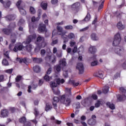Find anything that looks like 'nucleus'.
I'll return each instance as SVG.
<instances>
[{
	"label": "nucleus",
	"mask_w": 126,
	"mask_h": 126,
	"mask_svg": "<svg viewBox=\"0 0 126 126\" xmlns=\"http://www.w3.org/2000/svg\"><path fill=\"white\" fill-rule=\"evenodd\" d=\"M81 7V4L79 2H76L74 3L71 5V11L72 13L76 14L78 12H79L80 8Z\"/></svg>",
	"instance_id": "f257e3e1"
},
{
	"label": "nucleus",
	"mask_w": 126,
	"mask_h": 126,
	"mask_svg": "<svg viewBox=\"0 0 126 126\" xmlns=\"http://www.w3.org/2000/svg\"><path fill=\"white\" fill-rule=\"evenodd\" d=\"M36 44H37L36 50H40V49H42V48H44V47L46 46L45 43V38L43 36H39L37 38Z\"/></svg>",
	"instance_id": "f03ea898"
},
{
	"label": "nucleus",
	"mask_w": 126,
	"mask_h": 126,
	"mask_svg": "<svg viewBox=\"0 0 126 126\" xmlns=\"http://www.w3.org/2000/svg\"><path fill=\"white\" fill-rule=\"evenodd\" d=\"M61 102L67 107L70 106V104H71V98L69 96L63 94L61 96Z\"/></svg>",
	"instance_id": "7ed1b4c3"
},
{
	"label": "nucleus",
	"mask_w": 126,
	"mask_h": 126,
	"mask_svg": "<svg viewBox=\"0 0 126 126\" xmlns=\"http://www.w3.org/2000/svg\"><path fill=\"white\" fill-rule=\"evenodd\" d=\"M57 32L56 33L57 30H54L52 32V35H62L66 34V31L63 30V29L61 26H57Z\"/></svg>",
	"instance_id": "20e7f679"
},
{
	"label": "nucleus",
	"mask_w": 126,
	"mask_h": 126,
	"mask_svg": "<svg viewBox=\"0 0 126 126\" xmlns=\"http://www.w3.org/2000/svg\"><path fill=\"white\" fill-rule=\"evenodd\" d=\"M121 40H122V37H121V34L118 32L114 36V39L112 44L113 46L117 47L120 43H121Z\"/></svg>",
	"instance_id": "39448f33"
},
{
	"label": "nucleus",
	"mask_w": 126,
	"mask_h": 126,
	"mask_svg": "<svg viewBox=\"0 0 126 126\" xmlns=\"http://www.w3.org/2000/svg\"><path fill=\"white\" fill-rule=\"evenodd\" d=\"M96 115H93L92 116L91 119H90L88 120V124L89 126H96V124H97V121L96 120Z\"/></svg>",
	"instance_id": "423d86ee"
},
{
	"label": "nucleus",
	"mask_w": 126,
	"mask_h": 126,
	"mask_svg": "<svg viewBox=\"0 0 126 126\" xmlns=\"http://www.w3.org/2000/svg\"><path fill=\"white\" fill-rule=\"evenodd\" d=\"M45 60L51 63H55L57 62V57H56L55 56H54L52 59V55L47 54L46 56L45 57Z\"/></svg>",
	"instance_id": "0eeeda50"
},
{
	"label": "nucleus",
	"mask_w": 126,
	"mask_h": 126,
	"mask_svg": "<svg viewBox=\"0 0 126 126\" xmlns=\"http://www.w3.org/2000/svg\"><path fill=\"white\" fill-rule=\"evenodd\" d=\"M52 73V68H49L46 73L45 75L43 77V78L45 81L49 82L52 79V76H49V75Z\"/></svg>",
	"instance_id": "6e6552de"
},
{
	"label": "nucleus",
	"mask_w": 126,
	"mask_h": 126,
	"mask_svg": "<svg viewBox=\"0 0 126 126\" xmlns=\"http://www.w3.org/2000/svg\"><path fill=\"white\" fill-rule=\"evenodd\" d=\"M76 69L79 70V74H83L84 72V66L83 63H80L77 64Z\"/></svg>",
	"instance_id": "1a4fd4ad"
},
{
	"label": "nucleus",
	"mask_w": 126,
	"mask_h": 126,
	"mask_svg": "<svg viewBox=\"0 0 126 126\" xmlns=\"http://www.w3.org/2000/svg\"><path fill=\"white\" fill-rule=\"evenodd\" d=\"M23 44L19 42L17 43L13 49L14 52H18V51H22L23 49Z\"/></svg>",
	"instance_id": "9d476101"
},
{
	"label": "nucleus",
	"mask_w": 126,
	"mask_h": 126,
	"mask_svg": "<svg viewBox=\"0 0 126 126\" xmlns=\"http://www.w3.org/2000/svg\"><path fill=\"white\" fill-rule=\"evenodd\" d=\"M0 2L3 4V7H5V8H9L11 5V1L9 0L4 2L3 1V0H0Z\"/></svg>",
	"instance_id": "9b49d317"
},
{
	"label": "nucleus",
	"mask_w": 126,
	"mask_h": 126,
	"mask_svg": "<svg viewBox=\"0 0 126 126\" xmlns=\"http://www.w3.org/2000/svg\"><path fill=\"white\" fill-rule=\"evenodd\" d=\"M8 110L7 109H3L0 111V116L1 118H6L8 117Z\"/></svg>",
	"instance_id": "f8f14e48"
},
{
	"label": "nucleus",
	"mask_w": 126,
	"mask_h": 126,
	"mask_svg": "<svg viewBox=\"0 0 126 126\" xmlns=\"http://www.w3.org/2000/svg\"><path fill=\"white\" fill-rule=\"evenodd\" d=\"M115 52L116 54H117V55H119V56H121L124 52V47H121L116 48L115 49Z\"/></svg>",
	"instance_id": "ddd939ff"
},
{
	"label": "nucleus",
	"mask_w": 126,
	"mask_h": 126,
	"mask_svg": "<svg viewBox=\"0 0 126 126\" xmlns=\"http://www.w3.org/2000/svg\"><path fill=\"white\" fill-rule=\"evenodd\" d=\"M94 76L95 77H99V78H103V72L100 70L96 71L94 73Z\"/></svg>",
	"instance_id": "4468645a"
},
{
	"label": "nucleus",
	"mask_w": 126,
	"mask_h": 126,
	"mask_svg": "<svg viewBox=\"0 0 126 126\" xmlns=\"http://www.w3.org/2000/svg\"><path fill=\"white\" fill-rule=\"evenodd\" d=\"M38 31L40 32H45L46 31V25L41 23L39 25Z\"/></svg>",
	"instance_id": "2eb2a0df"
},
{
	"label": "nucleus",
	"mask_w": 126,
	"mask_h": 126,
	"mask_svg": "<svg viewBox=\"0 0 126 126\" xmlns=\"http://www.w3.org/2000/svg\"><path fill=\"white\" fill-rule=\"evenodd\" d=\"M117 101L118 102H123L124 100H126V96L125 94H123V95L118 94L117 95Z\"/></svg>",
	"instance_id": "dca6fc26"
},
{
	"label": "nucleus",
	"mask_w": 126,
	"mask_h": 126,
	"mask_svg": "<svg viewBox=\"0 0 126 126\" xmlns=\"http://www.w3.org/2000/svg\"><path fill=\"white\" fill-rule=\"evenodd\" d=\"M2 32L5 35H10L12 32L11 30H10L9 29L7 28H4L2 30Z\"/></svg>",
	"instance_id": "f3484780"
},
{
	"label": "nucleus",
	"mask_w": 126,
	"mask_h": 126,
	"mask_svg": "<svg viewBox=\"0 0 126 126\" xmlns=\"http://www.w3.org/2000/svg\"><path fill=\"white\" fill-rule=\"evenodd\" d=\"M34 39H36V35L33 34L32 35H30L26 41V43L30 44V43H31V42L32 41V40H34Z\"/></svg>",
	"instance_id": "a211bd4d"
},
{
	"label": "nucleus",
	"mask_w": 126,
	"mask_h": 126,
	"mask_svg": "<svg viewBox=\"0 0 126 126\" xmlns=\"http://www.w3.org/2000/svg\"><path fill=\"white\" fill-rule=\"evenodd\" d=\"M7 28L9 29L11 31H13L15 28H16V24L15 22L11 23L9 24V25L7 26Z\"/></svg>",
	"instance_id": "6ab92c4d"
},
{
	"label": "nucleus",
	"mask_w": 126,
	"mask_h": 126,
	"mask_svg": "<svg viewBox=\"0 0 126 126\" xmlns=\"http://www.w3.org/2000/svg\"><path fill=\"white\" fill-rule=\"evenodd\" d=\"M59 64L61 66L62 68H63L66 66V61L65 59H63L59 61Z\"/></svg>",
	"instance_id": "aec40b11"
},
{
	"label": "nucleus",
	"mask_w": 126,
	"mask_h": 126,
	"mask_svg": "<svg viewBox=\"0 0 126 126\" xmlns=\"http://www.w3.org/2000/svg\"><path fill=\"white\" fill-rule=\"evenodd\" d=\"M30 59H27V58H19V62L20 63H29Z\"/></svg>",
	"instance_id": "412c9836"
},
{
	"label": "nucleus",
	"mask_w": 126,
	"mask_h": 126,
	"mask_svg": "<svg viewBox=\"0 0 126 126\" xmlns=\"http://www.w3.org/2000/svg\"><path fill=\"white\" fill-rule=\"evenodd\" d=\"M61 37L62 39H63V44H66L68 42V38L67 37V35H65V34H62L61 35Z\"/></svg>",
	"instance_id": "4be33fe9"
},
{
	"label": "nucleus",
	"mask_w": 126,
	"mask_h": 126,
	"mask_svg": "<svg viewBox=\"0 0 126 126\" xmlns=\"http://www.w3.org/2000/svg\"><path fill=\"white\" fill-rule=\"evenodd\" d=\"M32 61L35 63H41L43 62V59L41 58H32Z\"/></svg>",
	"instance_id": "5701e85b"
},
{
	"label": "nucleus",
	"mask_w": 126,
	"mask_h": 126,
	"mask_svg": "<svg viewBox=\"0 0 126 126\" xmlns=\"http://www.w3.org/2000/svg\"><path fill=\"white\" fill-rule=\"evenodd\" d=\"M53 109V106H52V104L49 103H46L45 106V110L46 112H48V111H51Z\"/></svg>",
	"instance_id": "b1692460"
},
{
	"label": "nucleus",
	"mask_w": 126,
	"mask_h": 126,
	"mask_svg": "<svg viewBox=\"0 0 126 126\" xmlns=\"http://www.w3.org/2000/svg\"><path fill=\"white\" fill-rule=\"evenodd\" d=\"M33 71L36 73L41 72V67L39 65H35L33 67Z\"/></svg>",
	"instance_id": "393cba45"
},
{
	"label": "nucleus",
	"mask_w": 126,
	"mask_h": 126,
	"mask_svg": "<svg viewBox=\"0 0 126 126\" xmlns=\"http://www.w3.org/2000/svg\"><path fill=\"white\" fill-rule=\"evenodd\" d=\"M104 104V102L102 99L101 100H98L96 101V103H95V108H99L101 105H103Z\"/></svg>",
	"instance_id": "a878e982"
},
{
	"label": "nucleus",
	"mask_w": 126,
	"mask_h": 126,
	"mask_svg": "<svg viewBox=\"0 0 126 126\" xmlns=\"http://www.w3.org/2000/svg\"><path fill=\"white\" fill-rule=\"evenodd\" d=\"M19 122L20 124H23V125L27 122L26 117L23 116L19 119Z\"/></svg>",
	"instance_id": "bb28decb"
},
{
	"label": "nucleus",
	"mask_w": 126,
	"mask_h": 126,
	"mask_svg": "<svg viewBox=\"0 0 126 126\" xmlns=\"http://www.w3.org/2000/svg\"><path fill=\"white\" fill-rule=\"evenodd\" d=\"M97 51L96 47L95 46H91L89 49V52L91 54H95Z\"/></svg>",
	"instance_id": "cd10ccee"
},
{
	"label": "nucleus",
	"mask_w": 126,
	"mask_h": 126,
	"mask_svg": "<svg viewBox=\"0 0 126 126\" xmlns=\"http://www.w3.org/2000/svg\"><path fill=\"white\" fill-rule=\"evenodd\" d=\"M29 27L30 28V30H31V29H35V28H37V25L34 23H31L29 24Z\"/></svg>",
	"instance_id": "c85d7f7f"
},
{
	"label": "nucleus",
	"mask_w": 126,
	"mask_h": 126,
	"mask_svg": "<svg viewBox=\"0 0 126 126\" xmlns=\"http://www.w3.org/2000/svg\"><path fill=\"white\" fill-rule=\"evenodd\" d=\"M40 5H41V7H42L43 10H46L48 7V3L42 2L41 3Z\"/></svg>",
	"instance_id": "c756f323"
},
{
	"label": "nucleus",
	"mask_w": 126,
	"mask_h": 126,
	"mask_svg": "<svg viewBox=\"0 0 126 126\" xmlns=\"http://www.w3.org/2000/svg\"><path fill=\"white\" fill-rule=\"evenodd\" d=\"M19 11L22 15H26V11L23 7H19Z\"/></svg>",
	"instance_id": "7c9ffc66"
},
{
	"label": "nucleus",
	"mask_w": 126,
	"mask_h": 126,
	"mask_svg": "<svg viewBox=\"0 0 126 126\" xmlns=\"http://www.w3.org/2000/svg\"><path fill=\"white\" fill-rule=\"evenodd\" d=\"M5 19L6 21H11L14 20V17L12 15H9L5 17Z\"/></svg>",
	"instance_id": "2f4dec72"
},
{
	"label": "nucleus",
	"mask_w": 126,
	"mask_h": 126,
	"mask_svg": "<svg viewBox=\"0 0 126 126\" xmlns=\"http://www.w3.org/2000/svg\"><path fill=\"white\" fill-rule=\"evenodd\" d=\"M56 83H57L58 85H60V84H63L64 83V79L57 78L56 79Z\"/></svg>",
	"instance_id": "473e14b6"
},
{
	"label": "nucleus",
	"mask_w": 126,
	"mask_h": 126,
	"mask_svg": "<svg viewBox=\"0 0 126 126\" xmlns=\"http://www.w3.org/2000/svg\"><path fill=\"white\" fill-rule=\"evenodd\" d=\"M91 19V15L89 12H88L87 15L85 17V18L83 20V21H89Z\"/></svg>",
	"instance_id": "72a5a7b5"
},
{
	"label": "nucleus",
	"mask_w": 126,
	"mask_h": 126,
	"mask_svg": "<svg viewBox=\"0 0 126 126\" xmlns=\"http://www.w3.org/2000/svg\"><path fill=\"white\" fill-rule=\"evenodd\" d=\"M117 28L119 30H123L125 28V26H123V24H122V22L120 21L118 24H117Z\"/></svg>",
	"instance_id": "f704fd0d"
},
{
	"label": "nucleus",
	"mask_w": 126,
	"mask_h": 126,
	"mask_svg": "<svg viewBox=\"0 0 126 126\" xmlns=\"http://www.w3.org/2000/svg\"><path fill=\"white\" fill-rule=\"evenodd\" d=\"M107 106L110 108L111 110H115L116 109V107H115V104L113 103H110V102H107L106 103Z\"/></svg>",
	"instance_id": "c9c22d12"
},
{
	"label": "nucleus",
	"mask_w": 126,
	"mask_h": 126,
	"mask_svg": "<svg viewBox=\"0 0 126 126\" xmlns=\"http://www.w3.org/2000/svg\"><path fill=\"white\" fill-rule=\"evenodd\" d=\"M91 38L94 41H97V40L98 39V37H97V35H96V33H93L91 34Z\"/></svg>",
	"instance_id": "e433bc0d"
},
{
	"label": "nucleus",
	"mask_w": 126,
	"mask_h": 126,
	"mask_svg": "<svg viewBox=\"0 0 126 126\" xmlns=\"http://www.w3.org/2000/svg\"><path fill=\"white\" fill-rule=\"evenodd\" d=\"M61 68L62 66L60 64L54 66V69H55L57 72H60V71H61Z\"/></svg>",
	"instance_id": "4c0bfd02"
},
{
	"label": "nucleus",
	"mask_w": 126,
	"mask_h": 126,
	"mask_svg": "<svg viewBox=\"0 0 126 126\" xmlns=\"http://www.w3.org/2000/svg\"><path fill=\"white\" fill-rule=\"evenodd\" d=\"M109 88H110L109 87V86H105L102 90L103 93H104V94H107V93H108V92H109Z\"/></svg>",
	"instance_id": "58836bf2"
},
{
	"label": "nucleus",
	"mask_w": 126,
	"mask_h": 126,
	"mask_svg": "<svg viewBox=\"0 0 126 126\" xmlns=\"http://www.w3.org/2000/svg\"><path fill=\"white\" fill-rule=\"evenodd\" d=\"M69 83L73 85V86H78L79 85V83H75V81L73 80H70Z\"/></svg>",
	"instance_id": "ea45409f"
},
{
	"label": "nucleus",
	"mask_w": 126,
	"mask_h": 126,
	"mask_svg": "<svg viewBox=\"0 0 126 126\" xmlns=\"http://www.w3.org/2000/svg\"><path fill=\"white\" fill-rule=\"evenodd\" d=\"M68 39H74L75 38V36L74 35V33L72 32L69 33L67 35Z\"/></svg>",
	"instance_id": "a19ab883"
},
{
	"label": "nucleus",
	"mask_w": 126,
	"mask_h": 126,
	"mask_svg": "<svg viewBox=\"0 0 126 126\" xmlns=\"http://www.w3.org/2000/svg\"><path fill=\"white\" fill-rule=\"evenodd\" d=\"M30 12L31 14H35L36 13V10H35L34 7L31 6L30 8Z\"/></svg>",
	"instance_id": "79ce46f5"
},
{
	"label": "nucleus",
	"mask_w": 126,
	"mask_h": 126,
	"mask_svg": "<svg viewBox=\"0 0 126 126\" xmlns=\"http://www.w3.org/2000/svg\"><path fill=\"white\" fill-rule=\"evenodd\" d=\"M65 30H72L73 29V26L69 25L64 27Z\"/></svg>",
	"instance_id": "37998d69"
},
{
	"label": "nucleus",
	"mask_w": 126,
	"mask_h": 126,
	"mask_svg": "<svg viewBox=\"0 0 126 126\" xmlns=\"http://www.w3.org/2000/svg\"><path fill=\"white\" fill-rule=\"evenodd\" d=\"M26 49L28 52H31V50H32V45L31 44H29L27 45L26 46Z\"/></svg>",
	"instance_id": "c03bdc74"
},
{
	"label": "nucleus",
	"mask_w": 126,
	"mask_h": 126,
	"mask_svg": "<svg viewBox=\"0 0 126 126\" xmlns=\"http://www.w3.org/2000/svg\"><path fill=\"white\" fill-rule=\"evenodd\" d=\"M105 2V0H103L101 2L100 5L98 7V11H100L101 9L104 7V3Z\"/></svg>",
	"instance_id": "a18cd8bd"
},
{
	"label": "nucleus",
	"mask_w": 126,
	"mask_h": 126,
	"mask_svg": "<svg viewBox=\"0 0 126 126\" xmlns=\"http://www.w3.org/2000/svg\"><path fill=\"white\" fill-rule=\"evenodd\" d=\"M97 16H95L94 17V20L92 22V24L94 25V27L95 28H97V26H96V23H97Z\"/></svg>",
	"instance_id": "49530a36"
},
{
	"label": "nucleus",
	"mask_w": 126,
	"mask_h": 126,
	"mask_svg": "<svg viewBox=\"0 0 126 126\" xmlns=\"http://www.w3.org/2000/svg\"><path fill=\"white\" fill-rule=\"evenodd\" d=\"M91 66H96L98 65V61L97 60L94 61L91 63Z\"/></svg>",
	"instance_id": "de8ad7c7"
},
{
	"label": "nucleus",
	"mask_w": 126,
	"mask_h": 126,
	"mask_svg": "<svg viewBox=\"0 0 126 126\" xmlns=\"http://www.w3.org/2000/svg\"><path fill=\"white\" fill-rule=\"evenodd\" d=\"M21 79H22V76L20 75H18L15 78L16 82H19Z\"/></svg>",
	"instance_id": "09e8293b"
},
{
	"label": "nucleus",
	"mask_w": 126,
	"mask_h": 126,
	"mask_svg": "<svg viewBox=\"0 0 126 126\" xmlns=\"http://www.w3.org/2000/svg\"><path fill=\"white\" fill-rule=\"evenodd\" d=\"M50 86L51 87H52V88H54L55 87H58V84L55 82H51L50 83Z\"/></svg>",
	"instance_id": "8fccbe9b"
},
{
	"label": "nucleus",
	"mask_w": 126,
	"mask_h": 126,
	"mask_svg": "<svg viewBox=\"0 0 126 126\" xmlns=\"http://www.w3.org/2000/svg\"><path fill=\"white\" fill-rule=\"evenodd\" d=\"M3 65H8V61L6 59H3L2 61Z\"/></svg>",
	"instance_id": "3c124183"
},
{
	"label": "nucleus",
	"mask_w": 126,
	"mask_h": 126,
	"mask_svg": "<svg viewBox=\"0 0 126 126\" xmlns=\"http://www.w3.org/2000/svg\"><path fill=\"white\" fill-rule=\"evenodd\" d=\"M120 91L123 93V94H126V90L125 88L121 87L119 89Z\"/></svg>",
	"instance_id": "603ef678"
},
{
	"label": "nucleus",
	"mask_w": 126,
	"mask_h": 126,
	"mask_svg": "<svg viewBox=\"0 0 126 126\" xmlns=\"http://www.w3.org/2000/svg\"><path fill=\"white\" fill-rule=\"evenodd\" d=\"M34 114L35 117H38V116H39V111H38V109L36 108H34Z\"/></svg>",
	"instance_id": "864d4df0"
},
{
	"label": "nucleus",
	"mask_w": 126,
	"mask_h": 126,
	"mask_svg": "<svg viewBox=\"0 0 126 126\" xmlns=\"http://www.w3.org/2000/svg\"><path fill=\"white\" fill-rule=\"evenodd\" d=\"M13 71V69L12 68L9 69L5 70V72H6V73H8L9 74H11Z\"/></svg>",
	"instance_id": "5fc2aeb1"
},
{
	"label": "nucleus",
	"mask_w": 126,
	"mask_h": 126,
	"mask_svg": "<svg viewBox=\"0 0 126 126\" xmlns=\"http://www.w3.org/2000/svg\"><path fill=\"white\" fill-rule=\"evenodd\" d=\"M20 4H21V0H19L16 3V6H17L18 9H19V7H22L20 5Z\"/></svg>",
	"instance_id": "6e6d98bb"
},
{
	"label": "nucleus",
	"mask_w": 126,
	"mask_h": 126,
	"mask_svg": "<svg viewBox=\"0 0 126 126\" xmlns=\"http://www.w3.org/2000/svg\"><path fill=\"white\" fill-rule=\"evenodd\" d=\"M91 98L94 100H97V99H98V96H97L96 94H93L91 96Z\"/></svg>",
	"instance_id": "4d7b16f0"
},
{
	"label": "nucleus",
	"mask_w": 126,
	"mask_h": 126,
	"mask_svg": "<svg viewBox=\"0 0 126 126\" xmlns=\"http://www.w3.org/2000/svg\"><path fill=\"white\" fill-rule=\"evenodd\" d=\"M40 55L42 56V57H44V56L46 55V50H45V49L41 50L40 52Z\"/></svg>",
	"instance_id": "13d9d810"
},
{
	"label": "nucleus",
	"mask_w": 126,
	"mask_h": 126,
	"mask_svg": "<svg viewBox=\"0 0 126 126\" xmlns=\"http://www.w3.org/2000/svg\"><path fill=\"white\" fill-rule=\"evenodd\" d=\"M53 92L54 94H55V95H60V94L61 93L59 91H55L54 89H52Z\"/></svg>",
	"instance_id": "bf43d9fd"
},
{
	"label": "nucleus",
	"mask_w": 126,
	"mask_h": 126,
	"mask_svg": "<svg viewBox=\"0 0 126 126\" xmlns=\"http://www.w3.org/2000/svg\"><path fill=\"white\" fill-rule=\"evenodd\" d=\"M23 126H31V122L27 121L24 124H23Z\"/></svg>",
	"instance_id": "052dcab7"
},
{
	"label": "nucleus",
	"mask_w": 126,
	"mask_h": 126,
	"mask_svg": "<svg viewBox=\"0 0 126 126\" xmlns=\"http://www.w3.org/2000/svg\"><path fill=\"white\" fill-rule=\"evenodd\" d=\"M54 102L58 103L60 101V98L58 97L55 96L53 98Z\"/></svg>",
	"instance_id": "680f3d73"
},
{
	"label": "nucleus",
	"mask_w": 126,
	"mask_h": 126,
	"mask_svg": "<svg viewBox=\"0 0 126 126\" xmlns=\"http://www.w3.org/2000/svg\"><path fill=\"white\" fill-rule=\"evenodd\" d=\"M43 83H44V80L40 79L38 82V85L39 86H42V85H43Z\"/></svg>",
	"instance_id": "e2e57ef3"
},
{
	"label": "nucleus",
	"mask_w": 126,
	"mask_h": 126,
	"mask_svg": "<svg viewBox=\"0 0 126 126\" xmlns=\"http://www.w3.org/2000/svg\"><path fill=\"white\" fill-rule=\"evenodd\" d=\"M51 2L52 4H57L59 2V0H51Z\"/></svg>",
	"instance_id": "0e129e2a"
},
{
	"label": "nucleus",
	"mask_w": 126,
	"mask_h": 126,
	"mask_svg": "<svg viewBox=\"0 0 126 126\" xmlns=\"http://www.w3.org/2000/svg\"><path fill=\"white\" fill-rule=\"evenodd\" d=\"M37 87H38V84H33L32 85V88L33 90H35Z\"/></svg>",
	"instance_id": "69168bd1"
},
{
	"label": "nucleus",
	"mask_w": 126,
	"mask_h": 126,
	"mask_svg": "<svg viewBox=\"0 0 126 126\" xmlns=\"http://www.w3.org/2000/svg\"><path fill=\"white\" fill-rule=\"evenodd\" d=\"M53 107H54V108L55 110H56V109H57V107H58V105L57 104V102L54 101V102H53Z\"/></svg>",
	"instance_id": "338daca9"
},
{
	"label": "nucleus",
	"mask_w": 126,
	"mask_h": 126,
	"mask_svg": "<svg viewBox=\"0 0 126 126\" xmlns=\"http://www.w3.org/2000/svg\"><path fill=\"white\" fill-rule=\"evenodd\" d=\"M122 67L124 68V69H126V60L122 64Z\"/></svg>",
	"instance_id": "774afa93"
}]
</instances>
